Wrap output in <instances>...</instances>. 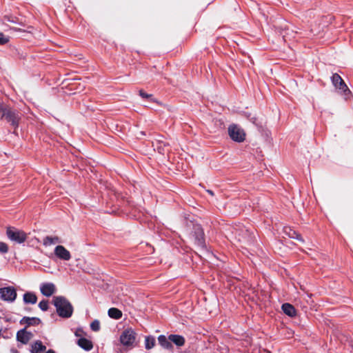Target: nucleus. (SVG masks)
Instances as JSON below:
<instances>
[{
  "mask_svg": "<svg viewBox=\"0 0 353 353\" xmlns=\"http://www.w3.org/2000/svg\"><path fill=\"white\" fill-rule=\"evenodd\" d=\"M230 137L236 142H243L245 140V134L243 129L236 125H231L228 128Z\"/></svg>",
  "mask_w": 353,
  "mask_h": 353,
  "instance_id": "obj_7",
  "label": "nucleus"
},
{
  "mask_svg": "<svg viewBox=\"0 0 353 353\" xmlns=\"http://www.w3.org/2000/svg\"><path fill=\"white\" fill-rule=\"evenodd\" d=\"M108 316L114 319H119L122 316V312L117 308L112 307L108 310Z\"/></svg>",
  "mask_w": 353,
  "mask_h": 353,
  "instance_id": "obj_22",
  "label": "nucleus"
},
{
  "mask_svg": "<svg viewBox=\"0 0 353 353\" xmlns=\"http://www.w3.org/2000/svg\"><path fill=\"white\" fill-rule=\"evenodd\" d=\"M153 145L154 149L162 154L168 153L170 151L169 143L165 142L162 139H157L156 142L153 143Z\"/></svg>",
  "mask_w": 353,
  "mask_h": 353,
  "instance_id": "obj_10",
  "label": "nucleus"
},
{
  "mask_svg": "<svg viewBox=\"0 0 353 353\" xmlns=\"http://www.w3.org/2000/svg\"><path fill=\"white\" fill-rule=\"evenodd\" d=\"M21 324H27L28 325H39L41 323V320L37 317H23L21 321Z\"/></svg>",
  "mask_w": 353,
  "mask_h": 353,
  "instance_id": "obj_16",
  "label": "nucleus"
},
{
  "mask_svg": "<svg viewBox=\"0 0 353 353\" xmlns=\"http://www.w3.org/2000/svg\"><path fill=\"white\" fill-rule=\"evenodd\" d=\"M282 310L289 316H294L296 314L295 308L290 303H283L282 305Z\"/></svg>",
  "mask_w": 353,
  "mask_h": 353,
  "instance_id": "obj_17",
  "label": "nucleus"
},
{
  "mask_svg": "<svg viewBox=\"0 0 353 353\" xmlns=\"http://www.w3.org/2000/svg\"><path fill=\"white\" fill-rule=\"evenodd\" d=\"M145 348L152 349L155 345V339L153 336H147L145 340Z\"/></svg>",
  "mask_w": 353,
  "mask_h": 353,
  "instance_id": "obj_23",
  "label": "nucleus"
},
{
  "mask_svg": "<svg viewBox=\"0 0 353 353\" xmlns=\"http://www.w3.org/2000/svg\"><path fill=\"white\" fill-rule=\"evenodd\" d=\"M32 337V334L31 332H27L26 329L19 330L17 334V340L23 344L28 343Z\"/></svg>",
  "mask_w": 353,
  "mask_h": 353,
  "instance_id": "obj_12",
  "label": "nucleus"
},
{
  "mask_svg": "<svg viewBox=\"0 0 353 353\" xmlns=\"http://www.w3.org/2000/svg\"><path fill=\"white\" fill-rule=\"evenodd\" d=\"M53 303L59 316L68 319L72 315L73 307L65 297L62 296H54Z\"/></svg>",
  "mask_w": 353,
  "mask_h": 353,
  "instance_id": "obj_1",
  "label": "nucleus"
},
{
  "mask_svg": "<svg viewBox=\"0 0 353 353\" xmlns=\"http://www.w3.org/2000/svg\"><path fill=\"white\" fill-rule=\"evenodd\" d=\"M61 243V240L59 236H47L43 240V244L45 246H50L51 245L60 243Z\"/></svg>",
  "mask_w": 353,
  "mask_h": 353,
  "instance_id": "obj_13",
  "label": "nucleus"
},
{
  "mask_svg": "<svg viewBox=\"0 0 353 353\" xmlns=\"http://www.w3.org/2000/svg\"><path fill=\"white\" fill-rule=\"evenodd\" d=\"M158 341L159 344L165 349H171L173 347L169 339H168L164 335H160L158 337Z\"/></svg>",
  "mask_w": 353,
  "mask_h": 353,
  "instance_id": "obj_20",
  "label": "nucleus"
},
{
  "mask_svg": "<svg viewBox=\"0 0 353 353\" xmlns=\"http://www.w3.org/2000/svg\"><path fill=\"white\" fill-rule=\"evenodd\" d=\"M169 340L171 343H174L177 346H182L184 345L185 339L182 336L176 334H171L169 336Z\"/></svg>",
  "mask_w": 353,
  "mask_h": 353,
  "instance_id": "obj_18",
  "label": "nucleus"
},
{
  "mask_svg": "<svg viewBox=\"0 0 353 353\" xmlns=\"http://www.w3.org/2000/svg\"><path fill=\"white\" fill-rule=\"evenodd\" d=\"M46 349V347L40 341H37L32 345L31 353H41L45 351Z\"/></svg>",
  "mask_w": 353,
  "mask_h": 353,
  "instance_id": "obj_21",
  "label": "nucleus"
},
{
  "mask_svg": "<svg viewBox=\"0 0 353 353\" xmlns=\"http://www.w3.org/2000/svg\"><path fill=\"white\" fill-rule=\"evenodd\" d=\"M284 232L290 237V238H292V239H296L299 241H303V239L301 236V235L297 233L295 230L291 229L289 227H285L284 229Z\"/></svg>",
  "mask_w": 353,
  "mask_h": 353,
  "instance_id": "obj_19",
  "label": "nucleus"
},
{
  "mask_svg": "<svg viewBox=\"0 0 353 353\" xmlns=\"http://www.w3.org/2000/svg\"><path fill=\"white\" fill-rule=\"evenodd\" d=\"M41 292L46 296H50L56 292V287L52 283H43L40 287Z\"/></svg>",
  "mask_w": 353,
  "mask_h": 353,
  "instance_id": "obj_11",
  "label": "nucleus"
},
{
  "mask_svg": "<svg viewBox=\"0 0 353 353\" xmlns=\"http://www.w3.org/2000/svg\"><path fill=\"white\" fill-rule=\"evenodd\" d=\"M90 328L94 332H98L100 330V323L98 320L93 321L90 324Z\"/></svg>",
  "mask_w": 353,
  "mask_h": 353,
  "instance_id": "obj_25",
  "label": "nucleus"
},
{
  "mask_svg": "<svg viewBox=\"0 0 353 353\" xmlns=\"http://www.w3.org/2000/svg\"><path fill=\"white\" fill-rule=\"evenodd\" d=\"M139 95H140L142 98H144V99H150L152 101H154V99L152 98V94H149L145 93L143 90H139Z\"/></svg>",
  "mask_w": 353,
  "mask_h": 353,
  "instance_id": "obj_27",
  "label": "nucleus"
},
{
  "mask_svg": "<svg viewBox=\"0 0 353 353\" xmlns=\"http://www.w3.org/2000/svg\"><path fill=\"white\" fill-rule=\"evenodd\" d=\"M1 119H4L15 130L21 120V114L9 107H0Z\"/></svg>",
  "mask_w": 353,
  "mask_h": 353,
  "instance_id": "obj_2",
  "label": "nucleus"
},
{
  "mask_svg": "<svg viewBox=\"0 0 353 353\" xmlns=\"http://www.w3.org/2000/svg\"><path fill=\"white\" fill-rule=\"evenodd\" d=\"M6 234L9 239L17 243H22L25 242L27 239L26 233L12 227L7 228Z\"/></svg>",
  "mask_w": 353,
  "mask_h": 353,
  "instance_id": "obj_4",
  "label": "nucleus"
},
{
  "mask_svg": "<svg viewBox=\"0 0 353 353\" xmlns=\"http://www.w3.org/2000/svg\"><path fill=\"white\" fill-rule=\"evenodd\" d=\"M12 353H17L18 352H17V350H12Z\"/></svg>",
  "mask_w": 353,
  "mask_h": 353,
  "instance_id": "obj_30",
  "label": "nucleus"
},
{
  "mask_svg": "<svg viewBox=\"0 0 353 353\" xmlns=\"http://www.w3.org/2000/svg\"><path fill=\"white\" fill-rule=\"evenodd\" d=\"M0 252L7 253L8 252V246L6 243L0 242Z\"/></svg>",
  "mask_w": 353,
  "mask_h": 353,
  "instance_id": "obj_28",
  "label": "nucleus"
},
{
  "mask_svg": "<svg viewBox=\"0 0 353 353\" xmlns=\"http://www.w3.org/2000/svg\"><path fill=\"white\" fill-rule=\"evenodd\" d=\"M23 301L26 304H34L37 301V297L34 293L28 292L23 294Z\"/></svg>",
  "mask_w": 353,
  "mask_h": 353,
  "instance_id": "obj_15",
  "label": "nucleus"
},
{
  "mask_svg": "<svg viewBox=\"0 0 353 353\" xmlns=\"http://www.w3.org/2000/svg\"><path fill=\"white\" fill-rule=\"evenodd\" d=\"M192 235L194 239L195 243L198 246L201 248H204L205 247L204 232L200 225L196 224L193 225Z\"/></svg>",
  "mask_w": 353,
  "mask_h": 353,
  "instance_id": "obj_6",
  "label": "nucleus"
},
{
  "mask_svg": "<svg viewBox=\"0 0 353 353\" xmlns=\"http://www.w3.org/2000/svg\"><path fill=\"white\" fill-rule=\"evenodd\" d=\"M135 338V332L132 329L130 328L123 332L120 336V341L123 345L128 346L132 345L134 343Z\"/></svg>",
  "mask_w": 353,
  "mask_h": 353,
  "instance_id": "obj_8",
  "label": "nucleus"
},
{
  "mask_svg": "<svg viewBox=\"0 0 353 353\" xmlns=\"http://www.w3.org/2000/svg\"><path fill=\"white\" fill-rule=\"evenodd\" d=\"M208 192L211 194H213L211 190H208Z\"/></svg>",
  "mask_w": 353,
  "mask_h": 353,
  "instance_id": "obj_31",
  "label": "nucleus"
},
{
  "mask_svg": "<svg viewBox=\"0 0 353 353\" xmlns=\"http://www.w3.org/2000/svg\"><path fill=\"white\" fill-rule=\"evenodd\" d=\"M77 344L83 350L86 351H89L92 349L93 345L92 341L90 340L85 339V338H81L78 340Z\"/></svg>",
  "mask_w": 353,
  "mask_h": 353,
  "instance_id": "obj_14",
  "label": "nucleus"
},
{
  "mask_svg": "<svg viewBox=\"0 0 353 353\" xmlns=\"http://www.w3.org/2000/svg\"><path fill=\"white\" fill-rule=\"evenodd\" d=\"M39 308L43 311H46L48 309V301L47 300H43L39 303Z\"/></svg>",
  "mask_w": 353,
  "mask_h": 353,
  "instance_id": "obj_26",
  "label": "nucleus"
},
{
  "mask_svg": "<svg viewBox=\"0 0 353 353\" xmlns=\"http://www.w3.org/2000/svg\"><path fill=\"white\" fill-rule=\"evenodd\" d=\"M54 253L61 260L69 261L71 259L70 252L64 246L61 245L56 246Z\"/></svg>",
  "mask_w": 353,
  "mask_h": 353,
  "instance_id": "obj_9",
  "label": "nucleus"
},
{
  "mask_svg": "<svg viewBox=\"0 0 353 353\" xmlns=\"http://www.w3.org/2000/svg\"><path fill=\"white\" fill-rule=\"evenodd\" d=\"M331 80L333 85L339 90V92L343 94L345 99L347 100L350 99L351 92L341 76L337 73H334L332 76Z\"/></svg>",
  "mask_w": 353,
  "mask_h": 353,
  "instance_id": "obj_3",
  "label": "nucleus"
},
{
  "mask_svg": "<svg viewBox=\"0 0 353 353\" xmlns=\"http://www.w3.org/2000/svg\"><path fill=\"white\" fill-rule=\"evenodd\" d=\"M247 118L249 119L250 122H252L253 124L256 125V126H261V123L259 122L258 118L252 115V114H249L247 115Z\"/></svg>",
  "mask_w": 353,
  "mask_h": 353,
  "instance_id": "obj_24",
  "label": "nucleus"
},
{
  "mask_svg": "<svg viewBox=\"0 0 353 353\" xmlns=\"http://www.w3.org/2000/svg\"><path fill=\"white\" fill-rule=\"evenodd\" d=\"M16 289L12 286L0 288V299L4 301L12 303L17 299Z\"/></svg>",
  "mask_w": 353,
  "mask_h": 353,
  "instance_id": "obj_5",
  "label": "nucleus"
},
{
  "mask_svg": "<svg viewBox=\"0 0 353 353\" xmlns=\"http://www.w3.org/2000/svg\"><path fill=\"white\" fill-rule=\"evenodd\" d=\"M9 41L8 37H6L3 33L0 32V45H3Z\"/></svg>",
  "mask_w": 353,
  "mask_h": 353,
  "instance_id": "obj_29",
  "label": "nucleus"
}]
</instances>
